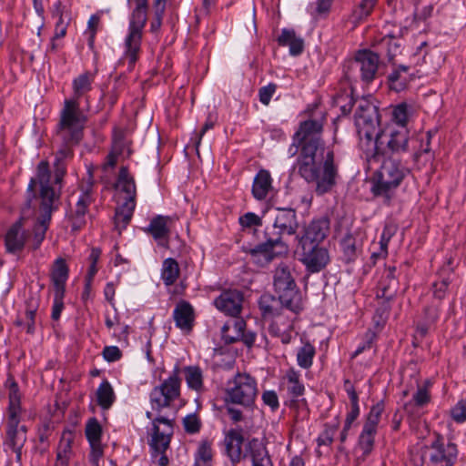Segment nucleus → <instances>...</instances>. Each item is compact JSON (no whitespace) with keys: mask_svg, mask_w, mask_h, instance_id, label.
I'll return each mask as SVG.
<instances>
[{"mask_svg":"<svg viewBox=\"0 0 466 466\" xmlns=\"http://www.w3.org/2000/svg\"><path fill=\"white\" fill-rule=\"evenodd\" d=\"M92 201L93 198L89 189L83 191L79 196L72 215V228L74 230H78L85 224V216Z\"/></svg>","mask_w":466,"mask_h":466,"instance_id":"32","label":"nucleus"},{"mask_svg":"<svg viewBox=\"0 0 466 466\" xmlns=\"http://www.w3.org/2000/svg\"><path fill=\"white\" fill-rule=\"evenodd\" d=\"M185 380L189 390L201 394L207 390L204 385L203 371L198 366H187L184 368Z\"/></svg>","mask_w":466,"mask_h":466,"instance_id":"36","label":"nucleus"},{"mask_svg":"<svg viewBox=\"0 0 466 466\" xmlns=\"http://www.w3.org/2000/svg\"><path fill=\"white\" fill-rule=\"evenodd\" d=\"M451 417L456 423L466 421V398L460 400L451 410Z\"/></svg>","mask_w":466,"mask_h":466,"instance_id":"57","label":"nucleus"},{"mask_svg":"<svg viewBox=\"0 0 466 466\" xmlns=\"http://www.w3.org/2000/svg\"><path fill=\"white\" fill-rule=\"evenodd\" d=\"M136 208V201L124 200L116 208L114 217L115 228L121 233L130 223Z\"/></svg>","mask_w":466,"mask_h":466,"instance_id":"33","label":"nucleus"},{"mask_svg":"<svg viewBox=\"0 0 466 466\" xmlns=\"http://www.w3.org/2000/svg\"><path fill=\"white\" fill-rule=\"evenodd\" d=\"M410 173V169L400 160L392 157L384 158L373 176L372 193L390 201L396 189Z\"/></svg>","mask_w":466,"mask_h":466,"instance_id":"9","label":"nucleus"},{"mask_svg":"<svg viewBox=\"0 0 466 466\" xmlns=\"http://www.w3.org/2000/svg\"><path fill=\"white\" fill-rule=\"evenodd\" d=\"M431 382L427 380L422 385H418L416 391L413 393L411 400L407 401L403 409L405 412L411 417H418L421 414V410L431 400L430 388Z\"/></svg>","mask_w":466,"mask_h":466,"instance_id":"21","label":"nucleus"},{"mask_svg":"<svg viewBox=\"0 0 466 466\" xmlns=\"http://www.w3.org/2000/svg\"><path fill=\"white\" fill-rule=\"evenodd\" d=\"M37 309V304L30 301L28 307L25 312L24 319H17L15 320V325L21 327L24 326L26 329V332L32 334L35 332V312Z\"/></svg>","mask_w":466,"mask_h":466,"instance_id":"48","label":"nucleus"},{"mask_svg":"<svg viewBox=\"0 0 466 466\" xmlns=\"http://www.w3.org/2000/svg\"><path fill=\"white\" fill-rule=\"evenodd\" d=\"M407 66H399L388 76L389 86L395 92H401L407 88L409 83L413 79Z\"/></svg>","mask_w":466,"mask_h":466,"instance_id":"34","label":"nucleus"},{"mask_svg":"<svg viewBox=\"0 0 466 466\" xmlns=\"http://www.w3.org/2000/svg\"><path fill=\"white\" fill-rule=\"evenodd\" d=\"M100 18L96 15H92L87 22V29L85 32V35L87 37V46L90 49H94L95 46V38L97 31V26L99 24Z\"/></svg>","mask_w":466,"mask_h":466,"instance_id":"54","label":"nucleus"},{"mask_svg":"<svg viewBox=\"0 0 466 466\" xmlns=\"http://www.w3.org/2000/svg\"><path fill=\"white\" fill-rule=\"evenodd\" d=\"M379 0H360L349 15V22L354 26L365 21L372 13Z\"/></svg>","mask_w":466,"mask_h":466,"instance_id":"38","label":"nucleus"},{"mask_svg":"<svg viewBox=\"0 0 466 466\" xmlns=\"http://www.w3.org/2000/svg\"><path fill=\"white\" fill-rule=\"evenodd\" d=\"M261 400L272 411L277 410L279 407V397L275 390H265L262 393Z\"/></svg>","mask_w":466,"mask_h":466,"instance_id":"63","label":"nucleus"},{"mask_svg":"<svg viewBox=\"0 0 466 466\" xmlns=\"http://www.w3.org/2000/svg\"><path fill=\"white\" fill-rule=\"evenodd\" d=\"M258 394V381L247 372H237L226 382L225 402L253 410Z\"/></svg>","mask_w":466,"mask_h":466,"instance_id":"10","label":"nucleus"},{"mask_svg":"<svg viewBox=\"0 0 466 466\" xmlns=\"http://www.w3.org/2000/svg\"><path fill=\"white\" fill-rule=\"evenodd\" d=\"M280 385L285 389L289 396L286 405L291 409H298L300 405H306L305 386L301 380V374L295 368L288 369L281 378Z\"/></svg>","mask_w":466,"mask_h":466,"instance_id":"15","label":"nucleus"},{"mask_svg":"<svg viewBox=\"0 0 466 466\" xmlns=\"http://www.w3.org/2000/svg\"><path fill=\"white\" fill-rule=\"evenodd\" d=\"M258 308L263 319H271L268 326L269 333L280 339L283 344H289L291 340L290 332L293 329V320L298 313H292L282 305V301L277 300L269 294H264L259 298Z\"/></svg>","mask_w":466,"mask_h":466,"instance_id":"8","label":"nucleus"},{"mask_svg":"<svg viewBox=\"0 0 466 466\" xmlns=\"http://www.w3.org/2000/svg\"><path fill=\"white\" fill-rule=\"evenodd\" d=\"M51 173L46 161H41L36 168L35 177L31 178L27 190L34 192L37 184L40 186V217L34 228L35 248H37L45 238L51 215L54 210V201L57 198L55 190L50 186Z\"/></svg>","mask_w":466,"mask_h":466,"instance_id":"7","label":"nucleus"},{"mask_svg":"<svg viewBox=\"0 0 466 466\" xmlns=\"http://www.w3.org/2000/svg\"><path fill=\"white\" fill-rule=\"evenodd\" d=\"M173 319L177 328L188 333L192 330L195 320V311L187 300H180L173 310Z\"/></svg>","mask_w":466,"mask_h":466,"instance_id":"23","label":"nucleus"},{"mask_svg":"<svg viewBox=\"0 0 466 466\" xmlns=\"http://www.w3.org/2000/svg\"><path fill=\"white\" fill-rule=\"evenodd\" d=\"M273 284L279 295L277 300L282 301L293 314L299 313L303 309L302 298L288 265L281 263L276 268Z\"/></svg>","mask_w":466,"mask_h":466,"instance_id":"11","label":"nucleus"},{"mask_svg":"<svg viewBox=\"0 0 466 466\" xmlns=\"http://www.w3.org/2000/svg\"><path fill=\"white\" fill-rule=\"evenodd\" d=\"M68 279V267L65 259L59 258L55 261L51 279L54 287V291L65 292L66 283Z\"/></svg>","mask_w":466,"mask_h":466,"instance_id":"37","label":"nucleus"},{"mask_svg":"<svg viewBox=\"0 0 466 466\" xmlns=\"http://www.w3.org/2000/svg\"><path fill=\"white\" fill-rule=\"evenodd\" d=\"M126 83L121 76L117 77L113 85L111 91L108 93V102L111 106H114L119 96V94L125 89Z\"/></svg>","mask_w":466,"mask_h":466,"instance_id":"60","label":"nucleus"},{"mask_svg":"<svg viewBox=\"0 0 466 466\" xmlns=\"http://www.w3.org/2000/svg\"><path fill=\"white\" fill-rule=\"evenodd\" d=\"M257 438L249 440L245 444V451H243L244 436L240 429H230L226 432L223 444L225 448V454L229 459L233 465L239 463L244 458H249L248 449V445Z\"/></svg>","mask_w":466,"mask_h":466,"instance_id":"16","label":"nucleus"},{"mask_svg":"<svg viewBox=\"0 0 466 466\" xmlns=\"http://www.w3.org/2000/svg\"><path fill=\"white\" fill-rule=\"evenodd\" d=\"M353 64L359 68L361 80L370 83L376 76L379 66V56L370 50H360L355 55Z\"/></svg>","mask_w":466,"mask_h":466,"instance_id":"19","label":"nucleus"},{"mask_svg":"<svg viewBox=\"0 0 466 466\" xmlns=\"http://www.w3.org/2000/svg\"><path fill=\"white\" fill-rule=\"evenodd\" d=\"M74 435L71 431H65L62 434L56 450V457L54 466H68L73 456L72 444Z\"/></svg>","mask_w":466,"mask_h":466,"instance_id":"30","label":"nucleus"},{"mask_svg":"<svg viewBox=\"0 0 466 466\" xmlns=\"http://www.w3.org/2000/svg\"><path fill=\"white\" fill-rule=\"evenodd\" d=\"M238 222L244 229H251L252 228L262 226V218L253 212H247L240 216Z\"/></svg>","mask_w":466,"mask_h":466,"instance_id":"55","label":"nucleus"},{"mask_svg":"<svg viewBox=\"0 0 466 466\" xmlns=\"http://www.w3.org/2000/svg\"><path fill=\"white\" fill-rule=\"evenodd\" d=\"M377 431H378L364 426L362 427V430L359 436L358 443L360 449L362 451L363 455L367 456L372 451L374 448L375 436L377 434Z\"/></svg>","mask_w":466,"mask_h":466,"instance_id":"45","label":"nucleus"},{"mask_svg":"<svg viewBox=\"0 0 466 466\" xmlns=\"http://www.w3.org/2000/svg\"><path fill=\"white\" fill-rule=\"evenodd\" d=\"M316 355L315 347L309 341L298 349L296 359L299 367L309 370L313 364V359Z\"/></svg>","mask_w":466,"mask_h":466,"instance_id":"43","label":"nucleus"},{"mask_svg":"<svg viewBox=\"0 0 466 466\" xmlns=\"http://www.w3.org/2000/svg\"><path fill=\"white\" fill-rule=\"evenodd\" d=\"M243 293L238 289H224L214 299V306L225 315L238 318L242 311Z\"/></svg>","mask_w":466,"mask_h":466,"instance_id":"17","label":"nucleus"},{"mask_svg":"<svg viewBox=\"0 0 466 466\" xmlns=\"http://www.w3.org/2000/svg\"><path fill=\"white\" fill-rule=\"evenodd\" d=\"M112 150L124 157H128L132 154L130 142L122 136H118L114 138Z\"/></svg>","mask_w":466,"mask_h":466,"instance_id":"56","label":"nucleus"},{"mask_svg":"<svg viewBox=\"0 0 466 466\" xmlns=\"http://www.w3.org/2000/svg\"><path fill=\"white\" fill-rule=\"evenodd\" d=\"M182 425L184 431L187 434H197L200 431L202 427V421L199 416L196 413H189L186 415L182 420Z\"/></svg>","mask_w":466,"mask_h":466,"instance_id":"52","label":"nucleus"},{"mask_svg":"<svg viewBox=\"0 0 466 466\" xmlns=\"http://www.w3.org/2000/svg\"><path fill=\"white\" fill-rule=\"evenodd\" d=\"M245 329L246 322L243 319H236L228 321L221 329L222 339L227 344L235 343L240 340Z\"/></svg>","mask_w":466,"mask_h":466,"instance_id":"35","label":"nucleus"},{"mask_svg":"<svg viewBox=\"0 0 466 466\" xmlns=\"http://www.w3.org/2000/svg\"><path fill=\"white\" fill-rule=\"evenodd\" d=\"M85 434L89 445L102 444V427L96 418L88 420L86 425Z\"/></svg>","mask_w":466,"mask_h":466,"instance_id":"47","label":"nucleus"},{"mask_svg":"<svg viewBox=\"0 0 466 466\" xmlns=\"http://www.w3.org/2000/svg\"><path fill=\"white\" fill-rule=\"evenodd\" d=\"M65 292L54 291V300L52 305L51 318L53 320H58L64 309Z\"/></svg>","mask_w":466,"mask_h":466,"instance_id":"59","label":"nucleus"},{"mask_svg":"<svg viewBox=\"0 0 466 466\" xmlns=\"http://www.w3.org/2000/svg\"><path fill=\"white\" fill-rule=\"evenodd\" d=\"M148 0H136V6L128 17V27L123 42L119 64L132 71L141 54L144 28L147 21Z\"/></svg>","mask_w":466,"mask_h":466,"instance_id":"6","label":"nucleus"},{"mask_svg":"<svg viewBox=\"0 0 466 466\" xmlns=\"http://www.w3.org/2000/svg\"><path fill=\"white\" fill-rule=\"evenodd\" d=\"M384 410L385 403L383 400H380L377 403L373 404L366 416V420L363 426L378 431V426Z\"/></svg>","mask_w":466,"mask_h":466,"instance_id":"44","label":"nucleus"},{"mask_svg":"<svg viewBox=\"0 0 466 466\" xmlns=\"http://www.w3.org/2000/svg\"><path fill=\"white\" fill-rule=\"evenodd\" d=\"M103 455L104 448L102 444L90 445L89 462L91 466H98Z\"/></svg>","mask_w":466,"mask_h":466,"instance_id":"64","label":"nucleus"},{"mask_svg":"<svg viewBox=\"0 0 466 466\" xmlns=\"http://www.w3.org/2000/svg\"><path fill=\"white\" fill-rule=\"evenodd\" d=\"M265 236L264 242L242 247V250L250 257L251 262L260 268L268 266L275 258L289 252V246L280 236L268 237L267 233Z\"/></svg>","mask_w":466,"mask_h":466,"instance_id":"12","label":"nucleus"},{"mask_svg":"<svg viewBox=\"0 0 466 466\" xmlns=\"http://www.w3.org/2000/svg\"><path fill=\"white\" fill-rule=\"evenodd\" d=\"M379 112L369 101L359 102L355 112V126L359 137L360 148L367 160L377 157L380 153V145L386 143L387 148L393 154H402L410 148V130L408 127L389 126L380 131Z\"/></svg>","mask_w":466,"mask_h":466,"instance_id":"3","label":"nucleus"},{"mask_svg":"<svg viewBox=\"0 0 466 466\" xmlns=\"http://www.w3.org/2000/svg\"><path fill=\"white\" fill-rule=\"evenodd\" d=\"M272 178L268 170H259L254 177L252 185V195L258 200L265 199L272 191Z\"/></svg>","mask_w":466,"mask_h":466,"instance_id":"31","label":"nucleus"},{"mask_svg":"<svg viewBox=\"0 0 466 466\" xmlns=\"http://www.w3.org/2000/svg\"><path fill=\"white\" fill-rule=\"evenodd\" d=\"M434 132L432 130L427 131L425 135V141L421 140L420 147L419 149H415L412 153V160L415 163H419L421 157H424V161L428 162L433 159V155L431 154V141Z\"/></svg>","mask_w":466,"mask_h":466,"instance_id":"46","label":"nucleus"},{"mask_svg":"<svg viewBox=\"0 0 466 466\" xmlns=\"http://www.w3.org/2000/svg\"><path fill=\"white\" fill-rule=\"evenodd\" d=\"M334 0H315L307 6L310 16L316 20L325 19L330 14Z\"/></svg>","mask_w":466,"mask_h":466,"instance_id":"41","label":"nucleus"},{"mask_svg":"<svg viewBox=\"0 0 466 466\" xmlns=\"http://www.w3.org/2000/svg\"><path fill=\"white\" fill-rule=\"evenodd\" d=\"M5 387L8 390V407L4 448L5 451L14 452L16 461L19 462L22 457V449L26 441L27 428L25 425L20 424L25 410L22 406V393L19 386L13 377L7 378Z\"/></svg>","mask_w":466,"mask_h":466,"instance_id":"5","label":"nucleus"},{"mask_svg":"<svg viewBox=\"0 0 466 466\" xmlns=\"http://www.w3.org/2000/svg\"><path fill=\"white\" fill-rule=\"evenodd\" d=\"M180 275V268L177 261L173 258L164 259L161 267L160 277L167 287L177 282Z\"/></svg>","mask_w":466,"mask_h":466,"instance_id":"39","label":"nucleus"},{"mask_svg":"<svg viewBox=\"0 0 466 466\" xmlns=\"http://www.w3.org/2000/svg\"><path fill=\"white\" fill-rule=\"evenodd\" d=\"M375 339H376V334L372 331H368L365 334L364 341L357 347L355 351L352 353L351 357L356 358L359 355H360L362 352H364L365 350L371 349V347L375 341Z\"/></svg>","mask_w":466,"mask_h":466,"instance_id":"61","label":"nucleus"},{"mask_svg":"<svg viewBox=\"0 0 466 466\" xmlns=\"http://www.w3.org/2000/svg\"><path fill=\"white\" fill-rule=\"evenodd\" d=\"M115 187L118 192L125 194L124 200L131 199L136 201V183L134 177L130 176L127 167H122L120 168Z\"/></svg>","mask_w":466,"mask_h":466,"instance_id":"29","label":"nucleus"},{"mask_svg":"<svg viewBox=\"0 0 466 466\" xmlns=\"http://www.w3.org/2000/svg\"><path fill=\"white\" fill-rule=\"evenodd\" d=\"M381 47L386 48L389 60H392L400 53V43L394 35L387 34L380 42Z\"/></svg>","mask_w":466,"mask_h":466,"instance_id":"51","label":"nucleus"},{"mask_svg":"<svg viewBox=\"0 0 466 466\" xmlns=\"http://www.w3.org/2000/svg\"><path fill=\"white\" fill-rule=\"evenodd\" d=\"M330 230V220L326 216L313 218L305 228L302 236L298 237L299 244H318L320 245L329 236Z\"/></svg>","mask_w":466,"mask_h":466,"instance_id":"18","label":"nucleus"},{"mask_svg":"<svg viewBox=\"0 0 466 466\" xmlns=\"http://www.w3.org/2000/svg\"><path fill=\"white\" fill-rule=\"evenodd\" d=\"M397 227L393 224H386L383 228L380 239V253H373L372 257H383L388 255V246L391 238L395 235Z\"/></svg>","mask_w":466,"mask_h":466,"instance_id":"49","label":"nucleus"},{"mask_svg":"<svg viewBox=\"0 0 466 466\" xmlns=\"http://www.w3.org/2000/svg\"><path fill=\"white\" fill-rule=\"evenodd\" d=\"M195 460L207 463H212V449L208 441H202L199 444L195 454Z\"/></svg>","mask_w":466,"mask_h":466,"instance_id":"58","label":"nucleus"},{"mask_svg":"<svg viewBox=\"0 0 466 466\" xmlns=\"http://www.w3.org/2000/svg\"><path fill=\"white\" fill-rule=\"evenodd\" d=\"M299 261L310 274L323 270L330 261L329 249L318 244H299Z\"/></svg>","mask_w":466,"mask_h":466,"instance_id":"14","label":"nucleus"},{"mask_svg":"<svg viewBox=\"0 0 466 466\" xmlns=\"http://www.w3.org/2000/svg\"><path fill=\"white\" fill-rule=\"evenodd\" d=\"M278 43L281 46H289L291 56H299L304 50V40L298 35L294 29L283 28L278 36Z\"/></svg>","mask_w":466,"mask_h":466,"instance_id":"27","label":"nucleus"},{"mask_svg":"<svg viewBox=\"0 0 466 466\" xmlns=\"http://www.w3.org/2000/svg\"><path fill=\"white\" fill-rule=\"evenodd\" d=\"M363 246V235L360 231L347 232L339 241V248L345 262L350 263L360 255Z\"/></svg>","mask_w":466,"mask_h":466,"instance_id":"20","label":"nucleus"},{"mask_svg":"<svg viewBox=\"0 0 466 466\" xmlns=\"http://www.w3.org/2000/svg\"><path fill=\"white\" fill-rule=\"evenodd\" d=\"M170 220V217L157 215L151 219L148 227L146 228V231L157 241L158 245L164 247L167 245L170 233L167 224Z\"/></svg>","mask_w":466,"mask_h":466,"instance_id":"25","label":"nucleus"},{"mask_svg":"<svg viewBox=\"0 0 466 466\" xmlns=\"http://www.w3.org/2000/svg\"><path fill=\"white\" fill-rule=\"evenodd\" d=\"M277 90V85L273 83H269L268 85L262 86L258 90V97L259 101L268 106Z\"/></svg>","mask_w":466,"mask_h":466,"instance_id":"62","label":"nucleus"},{"mask_svg":"<svg viewBox=\"0 0 466 466\" xmlns=\"http://www.w3.org/2000/svg\"><path fill=\"white\" fill-rule=\"evenodd\" d=\"M115 393L108 380H103L96 390V400L102 409H109L115 401Z\"/></svg>","mask_w":466,"mask_h":466,"instance_id":"42","label":"nucleus"},{"mask_svg":"<svg viewBox=\"0 0 466 466\" xmlns=\"http://www.w3.org/2000/svg\"><path fill=\"white\" fill-rule=\"evenodd\" d=\"M339 426V422L337 420L333 423H326L324 425V429L321 433L319 435L317 439V442L319 446H329L332 444L334 436L336 435Z\"/></svg>","mask_w":466,"mask_h":466,"instance_id":"50","label":"nucleus"},{"mask_svg":"<svg viewBox=\"0 0 466 466\" xmlns=\"http://www.w3.org/2000/svg\"><path fill=\"white\" fill-rule=\"evenodd\" d=\"M23 218L14 223L7 230L5 237L6 251L11 254L20 253L29 237V232L23 226Z\"/></svg>","mask_w":466,"mask_h":466,"instance_id":"22","label":"nucleus"},{"mask_svg":"<svg viewBox=\"0 0 466 466\" xmlns=\"http://www.w3.org/2000/svg\"><path fill=\"white\" fill-rule=\"evenodd\" d=\"M180 367L176 364L168 378L149 393L150 410L146 411L149 423L146 429L151 456L159 466L168 464L166 451L170 446L176 421L171 411L174 402L180 397Z\"/></svg>","mask_w":466,"mask_h":466,"instance_id":"2","label":"nucleus"},{"mask_svg":"<svg viewBox=\"0 0 466 466\" xmlns=\"http://www.w3.org/2000/svg\"><path fill=\"white\" fill-rule=\"evenodd\" d=\"M100 255H101V250L97 248H93L88 256V260L90 262V265L88 268L87 274L86 276V286L87 288H89L91 286L92 281H93L96 274L97 273L98 268L96 267V264L99 260Z\"/></svg>","mask_w":466,"mask_h":466,"instance_id":"53","label":"nucleus"},{"mask_svg":"<svg viewBox=\"0 0 466 466\" xmlns=\"http://www.w3.org/2000/svg\"><path fill=\"white\" fill-rule=\"evenodd\" d=\"M300 116L302 120L292 137L288 155L289 157L299 155L293 168L306 182L315 185L318 195H324L333 188L338 177L334 152L325 147L322 139L327 113L313 104Z\"/></svg>","mask_w":466,"mask_h":466,"instance_id":"1","label":"nucleus"},{"mask_svg":"<svg viewBox=\"0 0 466 466\" xmlns=\"http://www.w3.org/2000/svg\"><path fill=\"white\" fill-rule=\"evenodd\" d=\"M414 112L413 106L406 102L399 103L392 106L391 122L393 127H407L409 119Z\"/></svg>","mask_w":466,"mask_h":466,"instance_id":"40","label":"nucleus"},{"mask_svg":"<svg viewBox=\"0 0 466 466\" xmlns=\"http://www.w3.org/2000/svg\"><path fill=\"white\" fill-rule=\"evenodd\" d=\"M248 455L252 466H274L268 451L260 440H254L248 445Z\"/></svg>","mask_w":466,"mask_h":466,"instance_id":"28","label":"nucleus"},{"mask_svg":"<svg viewBox=\"0 0 466 466\" xmlns=\"http://www.w3.org/2000/svg\"><path fill=\"white\" fill-rule=\"evenodd\" d=\"M96 73L86 71L72 80L71 96L64 100L60 111L59 134L68 142L76 143L83 137V130L87 117L81 108L85 102L86 110L90 108L89 93L93 89Z\"/></svg>","mask_w":466,"mask_h":466,"instance_id":"4","label":"nucleus"},{"mask_svg":"<svg viewBox=\"0 0 466 466\" xmlns=\"http://www.w3.org/2000/svg\"><path fill=\"white\" fill-rule=\"evenodd\" d=\"M274 228L279 229L275 236L294 235L298 229L296 212L292 208H279L274 224Z\"/></svg>","mask_w":466,"mask_h":466,"instance_id":"24","label":"nucleus"},{"mask_svg":"<svg viewBox=\"0 0 466 466\" xmlns=\"http://www.w3.org/2000/svg\"><path fill=\"white\" fill-rule=\"evenodd\" d=\"M395 267H389L386 268L385 273L378 285L377 297L390 300L396 295L399 281L395 275Z\"/></svg>","mask_w":466,"mask_h":466,"instance_id":"26","label":"nucleus"},{"mask_svg":"<svg viewBox=\"0 0 466 466\" xmlns=\"http://www.w3.org/2000/svg\"><path fill=\"white\" fill-rule=\"evenodd\" d=\"M458 447L444 437L436 433L429 445L424 447V455L428 456L433 466H454L458 459Z\"/></svg>","mask_w":466,"mask_h":466,"instance_id":"13","label":"nucleus"}]
</instances>
